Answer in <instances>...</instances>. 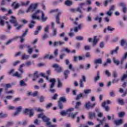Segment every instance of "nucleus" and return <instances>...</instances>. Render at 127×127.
<instances>
[{
	"label": "nucleus",
	"mask_w": 127,
	"mask_h": 127,
	"mask_svg": "<svg viewBox=\"0 0 127 127\" xmlns=\"http://www.w3.org/2000/svg\"><path fill=\"white\" fill-rule=\"evenodd\" d=\"M72 111H74V108H69L67 109L66 111L64 110L61 112L60 114L61 116H63V117H65L66 115H68L69 113H71Z\"/></svg>",
	"instance_id": "8"
},
{
	"label": "nucleus",
	"mask_w": 127,
	"mask_h": 127,
	"mask_svg": "<svg viewBox=\"0 0 127 127\" xmlns=\"http://www.w3.org/2000/svg\"><path fill=\"white\" fill-rule=\"evenodd\" d=\"M31 19H32V20H35L36 19H37L38 20H40V17H39V16H38V15L32 14L31 15Z\"/></svg>",
	"instance_id": "20"
},
{
	"label": "nucleus",
	"mask_w": 127,
	"mask_h": 127,
	"mask_svg": "<svg viewBox=\"0 0 127 127\" xmlns=\"http://www.w3.org/2000/svg\"><path fill=\"white\" fill-rule=\"evenodd\" d=\"M53 68H55V71L57 73H61L63 71V68L59 64H55L53 65Z\"/></svg>",
	"instance_id": "4"
},
{
	"label": "nucleus",
	"mask_w": 127,
	"mask_h": 127,
	"mask_svg": "<svg viewBox=\"0 0 127 127\" xmlns=\"http://www.w3.org/2000/svg\"><path fill=\"white\" fill-rule=\"evenodd\" d=\"M50 83H51V84L50 85V91L51 92V93H55V89L53 88H54L55 86V83H56V79L55 78H52L49 81Z\"/></svg>",
	"instance_id": "3"
},
{
	"label": "nucleus",
	"mask_w": 127,
	"mask_h": 127,
	"mask_svg": "<svg viewBox=\"0 0 127 127\" xmlns=\"http://www.w3.org/2000/svg\"><path fill=\"white\" fill-rule=\"evenodd\" d=\"M41 13H42L41 19H42L43 22H45V21L47 20L48 18L47 17L44 16V13L43 12V11H41Z\"/></svg>",
	"instance_id": "28"
},
{
	"label": "nucleus",
	"mask_w": 127,
	"mask_h": 127,
	"mask_svg": "<svg viewBox=\"0 0 127 127\" xmlns=\"http://www.w3.org/2000/svg\"><path fill=\"white\" fill-rule=\"evenodd\" d=\"M127 52L126 54H125L124 56H123L122 60L121 61L120 64H124V61L126 60V59H127Z\"/></svg>",
	"instance_id": "39"
},
{
	"label": "nucleus",
	"mask_w": 127,
	"mask_h": 127,
	"mask_svg": "<svg viewBox=\"0 0 127 127\" xmlns=\"http://www.w3.org/2000/svg\"><path fill=\"white\" fill-rule=\"evenodd\" d=\"M67 100H66V98L64 97H62L60 98V100L59 102H60L61 103H65Z\"/></svg>",
	"instance_id": "45"
},
{
	"label": "nucleus",
	"mask_w": 127,
	"mask_h": 127,
	"mask_svg": "<svg viewBox=\"0 0 127 127\" xmlns=\"http://www.w3.org/2000/svg\"><path fill=\"white\" fill-rule=\"evenodd\" d=\"M82 29V24H79L77 27H74V32H78V30Z\"/></svg>",
	"instance_id": "26"
},
{
	"label": "nucleus",
	"mask_w": 127,
	"mask_h": 127,
	"mask_svg": "<svg viewBox=\"0 0 127 127\" xmlns=\"http://www.w3.org/2000/svg\"><path fill=\"white\" fill-rule=\"evenodd\" d=\"M24 113L25 115H29V117H33L34 115V112H33V109H26L24 110Z\"/></svg>",
	"instance_id": "7"
},
{
	"label": "nucleus",
	"mask_w": 127,
	"mask_h": 127,
	"mask_svg": "<svg viewBox=\"0 0 127 127\" xmlns=\"http://www.w3.org/2000/svg\"><path fill=\"white\" fill-rule=\"evenodd\" d=\"M19 85L21 87H25V86H27V84L26 83H25V82L23 80H21L20 81Z\"/></svg>",
	"instance_id": "43"
},
{
	"label": "nucleus",
	"mask_w": 127,
	"mask_h": 127,
	"mask_svg": "<svg viewBox=\"0 0 127 127\" xmlns=\"http://www.w3.org/2000/svg\"><path fill=\"white\" fill-rule=\"evenodd\" d=\"M110 104H111V101L110 100H107L102 103V107H105V105L107 106V105H110Z\"/></svg>",
	"instance_id": "37"
},
{
	"label": "nucleus",
	"mask_w": 127,
	"mask_h": 127,
	"mask_svg": "<svg viewBox=\"0 0 127 127\" xmlns=\"http://www.w3.org/2000/svg\"><path fill=\"white\" fill-rule=\"evenodd\" d=\"M94 64H103V59L99 58L98 59H96L93 62Z\"/></svg>",
	"instance_id": "17"
},
{
	"label": "nucleus",
	"mask_w": 127,
	"mask_h": 127,
	"mask_svg": "<svg viewBox=\"0 0 127 127\" xmlns=\"http://www.w3.org/2000/svg\"><path fill=\"white\" fill-rule=\"evenodd\" d=\"M6 99L4 100V102L5 105H8L7 100H11V99H12V96L8 95V96H6Z\"/></svg>",
	"instance_id": "30"
},
{
	"label": "nucleus",
	"mask_w": 127,
	"mask_h": 127,
	"mask_svg": "<svg viewBox=\"0 0 127 127\" xmlns=\"http://www.w3.org/2000/svg\"><path fill=\"white\" fill-rule=\"evenodd\" d=\"M94 20L95 21H98L99 23H101L102 21L103 20V18L102 17H99V16H97L95 18Z\"/></svg>",
	"instance_id": "27"
},
{
	"label": "nucleus",
	"mask_w": 127,
	"mask_h": 127,
	"mask_svg": "<svg viewBox=\"0 0 127 127\" xmlns=\"http://www.w3.org/2000/svg\"><path fill=\"white\" fill-rule=\"evenodd\" d=\"M95 106H96L95 103H94L93 104L91 105V102H90V101H88L84 105V107L87 110H89V109H93V108H94V107H95Z\"/></svg>",
	"instance_id": "11"
},
{
	"label": "nucleus",
	"mask_w": 127,
	"mask_h": 127,
	"mask_svg": "<svg viewBox=\"0 0 127 127\" xmlns=\"http://www.w3.org/2000/svg\"><path fill=\"white\" fill-rule=\"evenodd\" d=\"M81 102H76V105L75 106V109H79V107H80V106H81Z\"/></svg>",
	"instance_id": "60"
},
{
	"label": "nucleus",
	"mask_w": 127,
	"mask_h": 127,
	"mask_svg": "<svg viewBox=\"0 0 127 127\" xmlns=\"http://www.w3.org/2000/svg\"><path fill=\"white\" fill-rule=\"evenodd\" d=\"M30 65H31V63L30 62H28L27 63H26L25 64H23L21 65H20L19 66V67L18 68V71H19V72H20V73H21V74H23V73H24V71H23V69H22V68H23V67H24V66H30Z\"/></svg>",
	"instance_id": "5"
},
{
	"label": "nucleus",
	"mask_w": 127,
	"mask_h": 127,
	"mask_svg": "<svg viewBox=\"0 0 127 127\" xmlns=\"http://www.w3.org/2000/svg\"><path fill=\"white\" fill-rule=\"evenodd\" d=\"M105 110L106 112H109L110 111V107L107 105H104V106H102Z\"/></svg>",
	"instance_id": "58"
},
{
	"label": "nucleus",
	"mask_w": 127,
	"mask_h": 127,
	"mask_svg": "<svg viewBox=\"0 0 127 127\" xmlns=\"http://www.w3.org/2000/svg\"><path fill=\"white\" fill-rule=\"evenodd\" d=\"M70 73V70H66L64 72V75L65 76V79H67L68 78V75Z\"/></svg>",
	"instance_id": "33"
},
{
	"label": "nucleus",
	"mask_w": 127,
	"mask_h": 127,
	"mask_svg": "<svg viewBox=\"0 0 127 127\" xmlns=\"http://www.w3.org/2000/svg\"><path fill=\"white\" fill-rule=\"evenodd\" d=\"M86 20L87 22H91L92 21V17H91V15H88L86 18Z\"/></svg>",
	"instance_id": "49"
},
{
	"label": "nucleus",
	"mask_w": 127,
	"mask_h": 127,
	"mask_svg": "<svg viewBox=\"0 0 127 127\" xmlns=\"http://www.w3.org/2000/svg\"><path fill=\"white\" fill-rule=\"evenodd\" d=\"M92 92V90L91 89H85L84 90V93L85 95H88V94L91 93Z\"/></svg>",
	"instance_id": "50"
},
{
	"label": "nucleus",
	"mask_w": 127,
	"mask_h": 127,
	"mask_svg": "<svg viewBox=\"0 0 127 127\" xmlns=\"http://www.w3.org/2000/svg\"><path fill=\"white\" fill-rule=\"evenodd\" d=\"M93 45H96L98 43V39H97V36H95L94 39L92 41Z\"/></svg>",
	"instance_id": "46"
},
{
	"label": "nucleus",
	"mask_w": 127,
	"mask_h": 127,
	"mask_svg": "<svg viewBox=\"0 0 127 127\" xmlns=\"http://www.w3.org/2000/svg\"><path fill=\"white\" fill-rule=\"evenodd\" d=\"M76 40H79V41H83L84 40V37L82 36H78L75 37Z\"/></svg>",
	"instance_id": "40"
},
{
	"label": "nucleus",
	"mask_w": 127,
	"mask_h": 127,
	"mask_svg": "<svg viewBox=\"0 0 127 127\" xmlns=\"http://www.w3.org/2000/svg\"><path fill=\"white\" fill-rule=\"evenodd\" d=\"M53 12H56L57 13L56 15V21L57 23L58 24H59V23H60V22L59 21V15H61V14H62V11L61 10H59V9H55L51 10V13H52Z\"/></svg>",
	"instance_id": "1"
},
{
	"label": "nucleus",
	"mask_w": 127,
	"mask_h": 127,
	"mask_svg": "<svg viewBox=\"0 0 127 127\" xmlns=\"http://www.w3.org/2000/svg\"><path fill=\"white\" fill-rule=\"evenodd\" d=\"M7 114H3L2 113H0V118L3 119L4 118H7L8 117Z\"/></svg>",
	"instance_id": "41"
},
{
	"label": "nucleus",
	"mask_w": 127,
	"mask_h": 127,
	"mask_svg": "<svg viewBox=\"0 0 127 127\" xmlns=\"http://www.w3.org/2000/svg\"><path fill=\"white\" fill-rule=\"evenodd\" d=\"M5 90H7V89L11 88V84H10L9 83L6 84H5Z\"/></svg>",
	"instance_id": "63"
},
{
	"label": "nucleus",
	"mask_w": 127,
	"mask_h": 127,
	"mask_svg": "<svg viewBox=\"0 0 127 127\" xmlns=\"http://www.w3.org/2000/svg\"><path fill=\"white\" fill-rule=\"evenodd\" d=\"M81 98H84L83 93H79L78 95H77L75 99L76 101H79Z\"/></svg>",
	"instance_id": "34"
},
{
	"label": "nucleus",
	"mask_w": 127,
	"mask_h": 127,
	"mask_svg": "<svg viewBox=\"0 0 127 127\" xmlns=\"http://www.w3.org/2000/svg\"><path fill=\"white\" fill-rule=\"evenodd\" d=\"M127 73L124 74L122 76V77L121 78V80L122 81V82H124V81H125V80H126V79H127Z\"/></svg>",
	"instance_id": "47"
},
{
	"label": "nucleus",
	"mask_w": 127,
	"mask_h": 127,
	"mask_svg": "<svg viewBox=\"0 0 127 127\" xmlns=\"http://www.w3.org/2000/svg\"><path fill=\"white\" fill-rule=\"evenodd\" d=\"M38 71H35L33 74V81H35L37 78H39V75L38 74Z\"/></svg>",
	"instance_id": "29"
},
{
	"label": "nucleus",
	"mask_w": 127,
	"mask_h": 127,
	"mask_svg": "<svg viewBox=\"0 0 127 127\" xmlns=\"http://www.w3.org/2000/svg\"><path fill=\"white\" fill-rule=\"evenodd\" d=\"M125 115H126L125 112H120L119 113V118H124V117H125Z\"/></svg>",
	"instance_id": "56"
},
{
	"label": "nucleus",
	"mask_w": 127,
	"mask_h": 127,
	"mask_svg": "<svg viewBox=\"0 0 127 127\" xmlns=\"http://www.w3.org/2000/svg\"><path fill=\"white\" fill-rule=\"evenodd\" d=\"M29 58V55H25L24 54L22 56L21 59L22 60H26Z\"/></svg>",
	"instance_id": "35"
},
{
	"label": "nucleus",
	"mask_w": 127,
	"mask_h": 127,
	"mask_svg": "<svg viewBox=\"0 0 127 127\" xmlns=\"http://www.w3.org/2000/svg\"><path fill=\"white\" fill-rule=\"evenodd\" d=\"M89 117L90 120H93V119H95V118H96V113L94 112H89Z\"/></svg>",
	"instance_id": "24"
},
{
	"label": "nucleus",
	"mask_w": 127,
	"mask_h": 127,
	"mask_svg": "<svg viewBox=\"0 0 127 127\" xmlns=\"http://www.w3.org/2000/svg\"><path fill=\"white\" fill-rule=\"evenodd\" d=\"M86 76L82 75V79L79 80V88H84V83L83 82H86Z\"/></svg>",
	"instance_id": "12"
},
{
	"label": "nucleus",
	"mask_w": 127,
	"mask_h": 127,
	"mask_svg": "<svg viewBox=\"0 0 127 127\" xmlns=\"http://www.w3.org/2000/svg\"><path fill=\"white\" fill-rule=\"evenodd\" d=\"M11 19L9 20V22L11 23H12L14 24V26L16 27L17 25H18V23L17 22V20H16V18L15 17L13 16H11L10 17Z\"/></svg>",
	"instance_id": "9"
},
{
	"label": "nucleus",
	"mask_w": 127,
	"mask_h": 127,
	"mask_svg": "<svg viewBox=\"0 0 127 127\" xmlns=\"http://www.w3.org/2000/svg\"><path fill=\"white\" fill-rule=\"evenodd\" d=\"M58 88H62V82H61V81H60L59 78L58 79Z\"/></svg>",
	"instance_id": "53"
},
{
	"label": "nucleus",
	"mask_w": 127,
	"mask_h": 127,
	"mask_svg": "<svg viewBox=\"0 0 127 127\" xmlns=\"http://www.w3.org/2000/svg\"><path fill=\"white\" fill-rule=\"evenodd\" d=\"M45 32H47L49 33V25H47L44 29Z\"/></svg>",
	"instance_id": "61"
},
{
	"label": "nucleus",
	"mask_w": 127,
	"mask_h": 127,
	"mask_svg": "<svg viewBox=\"0 0 127 127\" xmlns=\"http://www.w3.org/2000/svg\"><path fill=\"white\" fill-rule=\"evenodd\" d=\"M48 33H44V35L42 36V39L43 40H45V39H47L48 38Z\"/></svg>",
	"instance_id": "51"
},
{
	"label": "nucleus",
	"mask_w": 127,
	"mask_h": 127,
	"mask_svg": "<svg viewBox=\"0 0 127 127\" xmlns=\"http://www.w3.org/2000/svg\"><path fill=\"white\" fill-rule=\"evenodd\" d=\"M105 74L106 75L108 76V77H111V72H110V71H109L108 70H106L105 71Z\"/></svg>",
	"instance_id": "62"
},
{
	"label": "nucleus",
	"mask_w": 127,
	"mask_h": 127,
	"mask_svg": "<svg viewBox=\"0 0 127 127\" xmlns=\"http://www.w3.org/2000/svg\"><path fill=\"white\" fill-rule=\"evenodd\" d=\"M101 80V76H100V72H98L97 73V76L94 78V82H97V81H100Z\"/></svg>",
	"instance_id": "25"
},
{
	"label": "nucleus",
	"mask_w": 127,
	"mask_h": 127,
	"mask_svg": "<svg viewBox=\"0 0 127 127\" xmlns=\"http://www.w3.org/2000/svg\"><path fill=\"white\" fill-rule=\"evenodd\" d=\"M28 29H26L25 32L22 34L21 36H16L14 38L15 40H17L18 38H21L22 37H25L27 35V32H28Z\"/></svg>",
	"instance_id": "14"
},
{
	"label": "nucleus",
	"mask_w": 127,
	"mask_h": 127,
	"mask_svg": "<svg viewBox=\"0 0 127 127\" xmlns=\"http://www.w3.org/2000/svg\"><path fill=\"white\" fill-rule=\"evenodd\" d=\"M38 118L42 119L43 122L46 123V125H50V119L43 115V114H39Z\"/></svg>",
	"instance_id": "2"
},
{
	"label": "nucleus",
	"mask_w": 127,
	"mask_h": 127,
	"mask_svg": "<svg viewBox=\"0 0 127 127\" xmlns=\"http://www.w3.org/2000/svg\"><path fill=\"white\" fill-rule=\"evenodd\" d=\"M53 32L52 33V36H57V29H53Z\"/></svg>",
	"instance_id": "38"
},
{
	"label": "nucleus",
	"mask_w": 127,
	"mask_h": 127,
	"mask_svg": "<svg viewBox=\"0 0 127 127\" xmlns=\"http://www.w3.org/2000/svg\"><path fill=\"white\" fill-rule=\"evenodd\" d=\"M62 51H63V52H66V53H70V52H71V51L68 48L64 49Z\"/></svg>",
	"instance_id": "57"
},
{
	"label": "nucleus",
	"mask_w": 127,
	"mask_h": 127,
	"mask_svg": "<svg viewBox=\"0 0 127 127\" xmlns=\"http://www.w3.org/2000/svg\"><path fill=\"white\" fill-rule=\"evenodd\" d=\"M36 24V21L35 20H31L30 21V24H29V28L32 29L35 26Z\"/></svg>",
	"instance_id": "18"
},
{
	"label": "nucleus",
	"mask_w": 127,
	"mask_h": 127,
	"mask_svg": "<svg viewBox=\"0 0 127 127\" xmlns=\"http://www.w3.org/2000/svg\"><path fill=\"white\" fill-rule=\"evenodd\" d=\"M12 6H14V8L15 9H17V8H18L20 6H21L20 5V3H16V2H13L12 4Z\"/></svg>",
	"instance_id": "21"
},
{
	"label": "nucleus",
	"mask_w": 127,
	"mask_h": 127,
	"mask_svg": "<svg viewBox=\"0 0 127 127\" xmlns=\"http://www.w3.org/2000/svg\"><path fill=\"white\" fill-rule=\"evenodd\" d=\"M110 97L114 98V97H116V94H115V92L112 91L110 92Z\"/></svg>",
	"instance_id": "64"
},
{
	"label": "nucleus",
	"mask_w": 127,
	"mask_h": 127,
	"mask_svg": "<svg viewBox=\"0 0 127 127\" xmlns=\"http://www.w3.org/2000/svg\"><path fill=\"white\" fill-rule=\"evenodd\" d=\"M78 115V112H75L74 113H71L70 114L69 116L71 118V119H75L76 118V116Z\"/></svg>",
	"instance_id": "36"
},
{
	"label": "nucleus",
	"mask_w": 127,
	"mask_h": 127,
	"mask_svg": "<svg viewBox=\"0 0 127 127\" xmlns=\"http://www.w3.org/2000/svg\"><path fill=\"white\" fill-rule=\"evenodd\" d=\"M119 6H121L122 8V11L124 13H127V6L124 2H120L118 4Z\"/></svg>",
	"instance_id": "13"
},
{
	"label": "nucleus",
	"mask_w": 127,
	"mask_h": 127,
	"mask_svg": "<svg viewBox=\"0 0 127 127\" xmlns=\"http://www.w3.org/2000/svg\"><path fill=\"white\" fill-rule=\"evenodd\" d=\"M27 49H28V50H27L28 53L30 55H31L33 52V48H31L30 46H28Z\"/></svg>",
	"instance_id": "31"
},
{
	"label": "nucleus",
	"mask_w": 127,
	"mask_h": 127,
	"mask_svg": "<svg viewBox=\"0 0 127 127\" xmlns=\"http://www.w3.org/2000/svg\"><path fill=\"white\" fill-rule=\"evenodd\" d=\"M64 4L66 5V6H71V5L73 4V2L70 0H66L64 2Z\"/></svg>",
	"instance_id": "22"
},
{
	"label": "nucleus",
	"mask_w": 127,
	"mask_h": 127,
	"mask_svg": "<svg viewBox=\"0 0 127 127\" xmlns=\"http://www.w3.org/2000/svg\"><path fill=\"white\" fill-rule=\"evenodd\" d=\"M118 102L119 104H120V105H125V102L124 101V100H123V99H118Z\"/></svg>",
	"instance_id": "52"
},
{
	"label": "nucleus",
	"mask_w": 127,
	"mask_h": 127,
	"mask_svg": "<svg viewBox=\"0 0 127 127\" xmlns=\"http://www.w3.org/2000/svg\"><path fill=\"white\" fill-rule=\"evenodd\" d=\"M36 8H37V4H31L28 9L26 11V12H32L33 11H34Z\"/></svg>",
	"instance_id": "6"
},
{
	"label": "nucleus",
	"mask_w": 127,
	"mask_h": 127,
	"mask_svg": "<svg viewBox=\"0 0 127 127\" xmlns=\"http://www.w3.org/2000/svg\"><path fill=\"white\" fill-rule=\"evenodd\" d=\"M114 124L116 126H121V125H123V124H124V122L122 119L115 120L114 121Z\"/></svg>",
	"instance_id": "19"
},
{
	"label": "nucleus",
	"mask_w": 127,
	"mask_h": 127,
	"mask_svg": "<svg viewBox=\"0 0 127 127\" xmlns=\"http://www.w3.org/2000/svg\"><path fill=\"white\" fill-rule=\"evenodd\" d=\"M21 73H19L18 72L16 71L14 74H12V77H16L17 78H18L19 79H21L22 78V76H21Z\"/></svg>",
	"instance_id": "16"
},
{
	"label": "nucleus",
	"mask_w": 127,
	"mask_h": 127,
	"mask_svg": "<svg viewBox=\"0 0 127 127\" xmlns=\"http://www.w3.org/2000/svg\"><path fill=\"white\" fill-rule=\"evenodd\" d=\"M112 76L114 78H118V72L116 70H114L112 72Z\"/></svg>",
	"instance_id": "48"
},
{
	"label": "nucleus",
	"mask_w": 127,
	"mask_h": 127,
	"mask_svg": "<svg viewBox=\"0 0 127 127\" xmlns=\"http://www.w3.org/2000/svg\"><path fill=\"white\" fill-rule=\"evenodd\" d=\"M58 108L60 109V110H63V104L62 103V102H61L60 101H58Z\"/></svg>",
	"instance_id": "44"
},
{
	"label": "nucleus",
	"mask_w": 127,
	"mask_h": 127,
	"mask_svg": "<svg viewBox=\"0 0 127 127\" xmlns=\"http://www.w3.org/2000/svg\"><path fill=\"white\" fill-rule=\"evenodd\" d=\"M0 40H5L6 39V36L5 35H0Z\"/></svg>",
	"instance_id": "54"
},
{
	"label": "nucleus",
	"mask_w": 127,
	"mask_h": 127,
	"mask_svg": "<svg viewBox=\"0 0 127 127\" xmlns=\"http://www.w3.org/2000/svg\"><path fill=\"white\" fill-rule=\"evenodd\" d=\"M30 2L29 1H27L26 2H21L20 3V5H21V6H24V5H28V4H29V3Z\"/></svg>",
	"instance_id": "42"
},
{
	"label": "nucleus",
	"mask_w": 127,
	"mask_h": 127,
	"mask_svg": "<svg viewBox=\"0 0 127 127\" xmlns=\"http://www.w3.org/2000/svg\"><path fill=\"white\" fill-rule=\"evenodd\" d=\"M65 43L64 41H55L53 43V46H61Z\"/></svg>",
	"instance_id": "15"
},
{
	"label": "nucleus",
	"mask_w": 127,
	"mask_h": 127,
	"mask_svg": "<svg viewBox=\"0 0 127 127\" xmlns=\"http://www.w3.org/2000/svg\"><path fill=\"white\" fill-rule=\"evenodd\" d=\"M119 47H117L115 50H113L110 52V54L111 55H114V54H118V51H119Z\"/></svg>",
	"instance_id": "23"
},
{
	"label": "nucleus",
	"mask_w": 127,
	"mask_h": 127,
	"mask_svg": "<svg viewBox=\"0 0 127 127\" xmlns=\"http://www.w3.org/2000/svg\"><path fill=\"white\" fill-rule=\"evenodd\" d=\"M95 111L97 113V117H98V118H102L103 117V113L100 112L98 109H96Z\"/></svg>",
	"instance_id": "32"
},
{
	"label": "nucleus",
	"mask_w": 127,
	"mask_h": 127,
	"mask_svg": "<svg viewBox=\"0 0 127 127\" xmlns=\"http://www.w3.org/2000/svg\"><path fill=\"white\" fill-rule=\"evenodd\" d=\"M76 12H79V13H83V11H82V8L78 7L76 8Z\"/></svg>",
	"instance_id": "59"
},
{
	"label": "nucleus",
	"mask_w": 127,
	"mask_h": 127,
	"mask_svg": "<svg viewBox=\"0 0 127 127\" xmlns=\"http://www.w3.org/2000/svg\"><path fill=\"white\" fill-rule=\"evenodd\" d=\"M97 121L99 122V124L95 125V127H101V125L103 126L104 125V123L107 121V119H106V117H103L102 120H100L99 118H97Z\"/></svg>",
	"instance_id": "10"
},
{
	"label": "nucleus",
	"mask_w": 127,
	"mask_h": 127,
	"mask_svg": "<svg viewBox=\"0 0 127 127\" xmlns=\"http://www.w3.org/2000/svg\"><path fill=\"white\" fill-rule=\"evenodd\" d=\"M113 61L114 62V63L116 64V65H119L120 64V62L118 60H117L115 58L113 59Z\"/></svg>",
	"instance_id": "55"
}]
</instances>
